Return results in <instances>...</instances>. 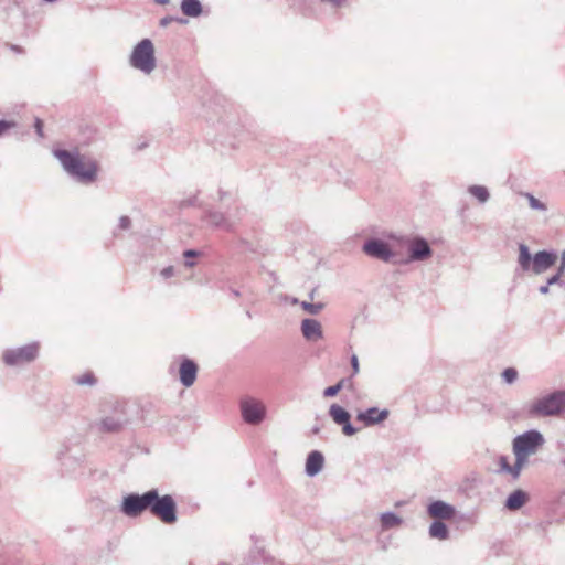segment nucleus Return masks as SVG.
I'll return each instance as SVG.
<instances>
[{
	"mask_svg": "<svg viewBox=\"0 0 565 565\" xmlns=\"http://www.w3.org/2000/svg\"><path fill=\"white\" fill-rule=\"evenodd\" d=\"M224 198V193L222 191H220V200H223Z\"/></svg>",
	"mask_w": 565,
	"mask_h": 565,
	"instance_id": "46",
	"label": "nucleus"
},
{
	"mask_svg": "<svg viewBox=\"0 0 565 565\" xmlns=\"http://www.w3.org/2000/svg\"><path fill=\"white\" fill-rule=\"evenodd\" d=\"M543 435L535 429L527 430L513 439L512 448L519 452L534 455L544 445Z\"/></svg>",
	"mask_w": 565,
	"mask_h": 565,
	"instance_id": "7",
	"label": "nucleus"
},
{
	"mask_svg": "<svg viewBox=\"0 0 565 565\" xmlns=\"http://www.w3.org/2000/svg\"><path fill=\"white\" fill-rule=\"evenodd\" d=\"M34 127H35V130H36V134L39 137H43V122L42 120H40L39 118L35 120V124H34Z\"/></svg>",
	"mask_w": 565,
	"mask_h": 565,
	"instance_id": "38",
	"label": "nucleus"
},
{
	"mask_svg": "<svg viewBox=\"0 0 565 565\" xmlns=\"http://www.w3.org/2000/svg\"><path fill=\"white\" fill-rule=\"evenodd\" d=\"M323 463H324L323 455L318 450L311 451L308 455L307 460H306L305 471H306L307 476H309V477L317 476L322 470Z\"/></svg>",
	"mask_w": 565,
	"mask_h": 565,
	"instance_id": "17",
	"label": "nucleus"
},
{
	"mask_svg": "<svg viewBox=\"0 0 565 565\" xmlns=\"http://www.w3.org/2000/svg\"><path fill=\"white\" fill-rule=\"evenodd\" d=\"M548 290H550V286H547V284H546V285H544V286H541V287L539 288V291H540L542 295H546V294H548Z\"/></svg>",
	"mask_w": 565,
	"mask_h": 565,
	"instance_id": "41",
	"label": "nucleus"
},
{
	"mask_svg": "<svg viewBox=\"0 0 565 565\" xmlns=\"http://www.w3.org/2000/svg\"><path fill=\"white\" fill-rule=\"evenodd\" d=\"M429 536L440 541L449 537V530L447 525L441 521H434L428 530Z\"/></svg>",
	"mask_w": 565,
	"mask_h": 565,
	"instance_id": "22",
	"label": "nucleus"
},
{
	"mask_svg": "<svg viewBox=\"0 0 565 565\" xmlns=\"http://www.w3.org/2000/svg\"><path fill=\"white\" fill-rule=\"evenodd\" d=\"M313 297H315V290H312V291L310 292V299H313Z\"/></svg>",
	"mask_w": 565,
	"mask_h": 565,
	"instance_id": "47",
	"label": "nucleus"
},
{
	"mask_svg": "<svg viewBox=\"0 0 565 565\" xmlns=\"http://www.w3.org/2000/svg\"><path fill=\"white\" fill-rule=\"evenodd\" d=\"M388 409L370 407L363 412H359L356 415V420L362 422L364 426L370 427L383 423L388 418Z\"/></svg>",
	"mask_w": 565,
	"mask_h": 565,
	"instance_id": "13",
	"label": "nucleus"
},
{
	"mask_svg": "<svg viewBox=\"0 0 565 565\" xmlns=\"http://www.w3.org/2000/svg\"><path fill=\"white\" fill-rule=\"evenodd\" d=\"M75 382L78 385H93L95 384V377L93 374L86 373L82 376L76 377Z\"/></svg>",
	"mask_w": 565,
	"mask_h": 565,
	"instance_id": "31",
	"label": "nucleus"
},
{
	"mask_svg": "<svg viewBox=\"0 0 565 565\" xmlns=\"http://www.w3.org/2000/svg\"><path fill=\"white\" fill-rule=\"evenodd\" d=\"M53 153L67 174L76 181L89 184L96 180L97 164L95 161L86 159L78 151L56 149Z\"/></svg>",
	"mask_w": 565,
	"mask_h": 565,
	"instance_id": "1",
	"label": "nucleus"
},
{
	"mask_svg": "<svg viewBox=\"0 0 565 565\" xmlns=\"http://www.w3.org/2000/svg\"><path fill=\"white\" fill-rule=\"evenodd\" d=\"M499 472L509 473L514 480L513 465L509 463L508 457L505 456L499 458Z\"/></svg>",
	"mask_w": 565,
	"mask_h": 565,
	"instance_id": "28",
	"label": "nucleus"
},
{
	"mask_svg": "<svg viewBox=\"0 0 565 565\" xmlns=\"http://www.w3.org/2000/svg\"><path fill=\"white\" fill-rule=\"evenodd\" d=\"M232 294H233L235 297H239V291H238V290L233 289V290H232Z\"/></svg>",
	"mask_w": 565,
	"mask_h": 565,
	"instance_id": "45",
	"label": "nucleus"
},
{
	"mask_svg": "<svg viewBox=\"0 0 565 565\" xmlns=\"http://www.w3.org/2000/svg\"><path fill=\"white\" fill-rule=\"evenodd\" d=\"M181 11L186 17L196 18L202 13V4L199 0H182Z\"/></svg>",
	"mask_w": 565,
	"mask_h": 565,
	"instance_id": "21",
	"label": "nucleus"
},
{
	"mask_svg": "<svg viewBox=\"0 0 565 565\" xmlns=\"http://www.w3.org/2000/svg\"><path fill=\"white\" fill-rule=\"evenodd\" d=\"M320 431V428L318 426L313 427L312 428V433L313 434H318Z\"/></svg>",
	"mask_w": 565,
	"mask_h": 565,
	"instance_id": "44",
	"label": "nucleus"
},
{
	"mask_svg": "<svg viewBox=\"0 0 565 565\" xmlns=\"http://www.w3.org/2000/svg\"><path fill=\"white\" fill-rule=\"evenodd\" d=\"M301 332L307 341L316 342L323 337L322 326L316 319H303L301 321Z\"/></svg>",
	"mask_w": 565,
	"mask_h": 565,
	"instance_id": "15",
	"label": "nucleus"
},
{
	"mask_svg": "<svg viewBox=\"0 0 565 565\" xmlns=\"http://www.w3.org/2000/svg\"><path fill=\"white\" fill-rule=\"evenodd\" d=\"M526 493L522 490H515L512 492L507 501H505V508L510 511H515L522 508L526 502Z\"/></svg>",
	"mask_w": 565,
	"mask_h": 565,
	"instance_id": "19",
	"label": "nucleus"
},
{
	"mask_svg": "<svg viewBox=\"0 0 565 565\" xmlns=\"http://www.w3.org/2000/svg\"><path fill=\"white\" fill-rule=\"evenodd\" d=\"M300 305L301 308L310 315H318L324 307L322 302L312 303L308 301H302Z\"/></svg>",
	"mask_w": 565,
	"mask_h": 565,
	"instance_id": "27",
	"label": "nucleus"
},
{
	"mask_svg": "<svg viewBox=\"0 0 565 565\" xmlns=\"http://www.w3.org/2000/svg\"><path fill=\"white\" fill-rule=\"evenodd\" d=\"M174 21L180 22V23H185L186 22V20H184V19H178V18H174V17L168 15V17L162 18L160 20L159 24L162 28H167L170 23H172Z\"/></svg>",
	"mask_w": 565,
	"mask_h": 565,
	"instance_id": "32",
	"label": "nucleus"
},
{
	"mask_svg": "<svg viewBox=\"0 0 565 565\" xmlns=\"http://www.w3.org/2000/svg\"><path fill=\"white\" fill-rule=\"evenodd\" d=\"M427 512L431 518L439 520H451L456 514L455 508L441 500L433 501L428 505Z\"/></svg>",
	"mask_w": 565,
	"mask_h": 565,
	"instance_id": "14",
	"label": "nucleus"
},
{
	"mask_svg": "<svg viewBox=\"0 0 565 565\" xmlns=\"http://www.w3.org/2000/svg\"><path fill=\"white\" fill-rule=\"evenodd\" d=\"M13 126V122L7 121V120H0V136L11 128Z\"/></svg>",
	"mask_w": 565,
	"mask_h": 565,
	"instance_id": "37",
	"label": "nucleus"
},
{
	"mask_svg": "<svg viewBox=\"0 0 565 565\" xmlns=\"http://www.w3.org/2000/svg\"><path fill=\"white\" fill-rule=\"evenodd\" d=\"M546 282H547V286H553L556 284L561 285L562 281H561L559 274H555L554 276L550 277Z\"/></svg>",
	"mask_w": 565,
	"mask_h": 565,
	"instance_id": "35",
	"label": "nucleus"
},
{
	"mask_svg": "<svg viewBox=\"0 0 565 565\" xmlns=\"http://www.w3.org/2000/svg\"><path fill=\"white\" fill-rule=\"evenodd\" d=\"M205 220L209 225L215 228L231 231L233 227V222H231L223 213L216 211H210L206 214Z\"/></svg>",
	"mask_w": 565,
	"mask_h": 565,
	"instance_id": "18",
	"label": "nucleus"
},
{
	"mask_svg": "<svg viewBox=\"0 0 565 565\" xmlns=\"http://www.w3.org/2000/svg\"><path fill=\"white\" fill-rule=\"evenodd\" d=\"M160 274L164 279H168L174 275V268L173 266H168L163 268Z\"/></svg>",
	"mask_w": 565,
	"mask_h": 565,
	"instance_id": "34",
	"label": "nucleus"
},
{
	"mask_svg": "<svg viewBox=\"0 0 565 565\" xmlns=\"http://www.w3.org/2000/svg\"><path fill=\"white\" fill-rule=\"evenodd\" d=\"M408 257L394 260V264H408L411 262H423L433 255L428 242L423 237H415L408 242Z\"/></svg>",
	"mask_w": 565,
	"mask_h": 565,
	"instance_id": "9",
	"label": "nucleus"
},
{
	"mask_svg": "<svg viewBox=\"0 0 565 565\" xmlns=\"http://www.w3.org/2000/svg\"><path fill=\"white\" fill-rule=\"evenodd\" d=\"M562 255H564V260H565V250L562 253Z\"/></svg>",
	"mask_w": 565,
	"mask_h": 565,
	"instance_id": "48",
	"label": "nucleus"
},
{
	"mask_svg": "<svg viewBox=\"0 0 565 565\" xmlns=\"http://www.w3.org/2000/svg\"><path fill=\"white\" fill-rule=\"evenodd\" d=\"M362 249L367 256L385 263L394 264V260H399V258L396 257V254L392 252L388 244L377 238L367 239L363 244Z\"/></svg>",
	"mask_w": 565,
	"mask_h": 565,
	"instance_id": "10",
	"label": "nucleus"
},
{
	"mask_svg": "<svg viewBox=\"0 0 565 565\" xmlns=\"http://www.w3.org/2000/svg\"><path fill=\"white\" fill-rule=\"evenodd\" d=\"M343 387V380H341L340 382H338L335 385H332V386H329L327 387L324 391H323V396L324 397H332V396H335L340 391L341 388Z\"/></svg>",
	"mask_w": 565,
	"mask_h": 565,
	"instance_id": "30",
	"label": "nucleus"
},
{
	"mask_svg": "<svg viewBox=\"0 0 565 565\" xmlns=\"http://www.w3.org/2000/svg\"><path fill=\"white\" fill-rule=\"evenodd\" d=\"M241 413L247 424L257 425L265 418L266 407L260 401L246 397L241 401Z\"/></svg>",
	"mask_w": 565,
	"mask_h": 565,
	"instance_id": "11",
	"label": "nucleus"
},
{
	"mask_svg": "<svg viewBox=\"0 0 565 565\" xmlns=\"http://www.w3.org/2000/svg\"><path fill=\"white\" fill-rule=\"evenodd\" d=\"M121 422L113 417H106L102 422V427L106 431H117L121 428Z\"/></svg>",
	"mask_w": 565,
	"mask_h": 565,
	"instance_id": "25",
	"label": "nucleus"
},
{
	"mask_svg": "<svg viewBox=\"0 0 565 565\" xmlns=\"http://www.w3.org/2000/svg\"><path fill=\"white\" fill-rule=\"evenodd\" d=\"M351 366H352V370H353V374H358L359 373V360H358V356L355 354H353L351 356Z\"/></svg>",
	"mask_w": 565,
	"mask_h": 565,
	"instance_id": "36",
	"label": "nucleus"
},
{
	"mask_svg": "<svg viewBox=\"0 0 565 565\" xmlns=\"http://www.w3.org/2000/svg\"><path fill=\"white\" fill-rule=\"evenodd\" d=\"M565 411V391H554L547 395L534 399L527 406L530 417L558 416Z\"/></svg>",
	"mask_w": 565,
	"mask_h": 565,
	"instance_id": "3",
	"label": "nucleus"
},
{
	"mask_svg": "<svg viewBox=\"0 0 565 565\" xmlns=\"http://www.w3.org/2000/svg\"><path fill=\"white\" fill-rule=\"evenodd\" d=\"M502 379L505 383L512 384L518 379V371L513 367H508L502 372Z\"/></svg>",
	"mask_w": 565,
	"mask_h": 565,
	"instance_id": "29",
	"label": "nucleus"
},
{
	"mask_svg": "<svg viewBox=\"0 0 565 565\" xmlns=\"http://www.w3.org/2000/svg\"><path fill=\"white\" fill-rule=\"evenodd\" d=\"M152 503L151 490L139 494V493H129L122 498L120 504V511L128 518H138L146 510L150 511V505Z\"/></svg>",
	"mask_w": 565,
	"mask_h": 565,
	"instance_id": "6",
	"label": "nucleus"
},
{
	"mask_svg": "<svg viewBox=\"0 0 565 565\" xmlns=\"http://www.w3.org/2000/svg\"><path fill=\"white\" fill-rule=\"evenodd\" d=\"M38 354V343H31L15 350H7L3 353V361L7 365L20 366L34 361Z\"/></svg>",
	"mask_w": 565,
	"mask_h": 565,
	"instance_id": "8",
	"label": "nucleus"
},
{
	"mask_svg": "<svg viewBox=\"0 0 565 565\" xmlns=\"http://www.w3.org/2000/svg\"><path fill=\"white\" fill-rule=\"evenodd\" d=\"M329 416L337 425L342 426V433L345 436H353L354 434H356L358 429L353 427L350 423V413L345 411L342 406L338 404H332L329 407Z\"/></svg>",
	"mask_w": 565,
	"mask_h": 565,
	"instance_id": "12",
	"label": "nucleus"
},
{
	"mask_svg": "<svg viewBox=\"0 0 565 565\" xmlns=\"http://www.w3.org/2000/svg\"><path fill=\"white\" fill-rule=\"evenodd\" d=\"M557 254L553 250H540L533 256L524 243L519 244L518 264L523 271L541 275L555 265Z\"/></svg>",
	"mask_w": 565,
	"mask_h": 565,
	"instance_id": "2",
	"label": "nucleus"
},
{
	"mask_svg": "<svg viewBox=\"0 0 565 565\" xmlns=\"http://www.w3.org/2000/svg\"><path fill=\"white\" fill-rule=\"evenodd\" d=\"M130 225H131V221L128 216H121L119 218V227L121 230H128L130 227Z\"/></svg>",
	"mask_w": 565,
	"mask_h": 565,
	"instance_id": "33",
	"label": "nucleus"
},
{
	"mask_svg": "<svg viewBox=\"0 0 565 565\" xmlns=\"http://www.w3.org/2000/svg\"><path fill=\"white\" fill-rule=\"evenodd\" d=\"M158 4H168L170 0H153Z\"/></svg>",
	"mask_w": 565,
	"mask_h": 565,
	"instance_id": "42",
	"label": "nucleus"
},
{
	"mask_svg": "<svg viewBox=\"0 0 565 565\" xmlns=\"http://www.w3.org/2000/svg\"><path fill=\"white\" fill-rule=\"evenodd\" d=\"M183 255H184L185 258H192V257L198 256L199 253L196 250H194V249H188V250L184 252Z\"/></svg>",
	"mask_w": 565,
	"mask_h": 565,
	"instance_id": "40",
	"label": "nucleus"
},
{
	"mask_svg": "<svg viewBox=\"0 0 565 565\" xmlns=\"http://www.w3.org/2000/svg\"><path fill=\"white\" fill-rule=\"evenodd\" d=\"M185 266H186V267H193V266H194V262H192V259H189V258H188V259L185 260Z\"/></svg>",
	"mask_w": 565,
	"mask_h": 565,
	"instance_id": "43",
	"label": "nucleus"
},
{
	"mask_svg": "<svg viewBox=\"0 0 565 565\" xmlns=\"http://www.w3.org/2000/svg\"><path fill=\"white\" fill-rule=\"evenodd\" d=\"M129 64L131 67L146 75H149L154 71L157 61L154 56V46L150 39H143L134 46L129 56Z\"/></svg>",
	"mask_w": 565,
	"mask_h": 565,
	"instance_id": "4",
	"label": "nucleus"
},
{
	"mask_svg": "<svg viewBox=\"0 0 565 565\" xmlns=\"http://www.w3.org/2000/svg\"><path fill=\"white\" fill-rule=\"evenodd\" d=\"M152 503L150 512L166 524L177 521V503L172 495H160L157 489H151Z\"/></svg>",
	"mask_w": 565,
	"mask_h": 565,
	"instance_id": "5",
	"label": "nucleus"
},
{
	"mask_svg": "<svg viewBox=\"0 0 565 565\" xmlns=\"http://www.w3.org/2000/svg\"><path fill=\"white\" fill-rule=\"evenodd\" d=\"M515 462L513 465L514 480L519 479L522 469L527 465L530 455L513 450Z\"/></svg>",
	"mask_w": 565,
	"mask_h": 565,
	"instance_id": "23",
	"label": "nucleus"
},
{
	"mask_svg": "<svg viewBox=\"0 0 565 565\" xmlns=\"http://www.w3.org/2000/svg\"><path fill=\"white\" fill-rule=\"evenodd\" d=\"M562 277L565 274V260L564 255H562L561 265L558 266L557 273Z\"/></svg>",
	"mask_w": 565,
	"mask_h": 565,
	"instance_id": "39",
	"label": "nucleus"
},
{
	"mask_svg": "<svg viewBox=\"0 0 565 565\" xmlns=\"http://www.w3.org/2000/svg\"><path fill=\"white\" fill-rule=\"evenodd\" d=\"M523 195L527 199L529 205L532 210L545 212L547 210V206L545 203L541 202L539 199H536L531 193H523Z\"/></svg>",
	"mask_w": 565,
	"mask_h": 565,
	"instance_id": "26",
	"label": "nucleus"
},
{
	"mask_svg": "<svg viewBox=\"0 0 565 565\" xmlns=\"http://www.w3.org/2000/svg\"><path fill=\"white\" fill-rule=\"evenodd\" d=\"M380 521H381V530L382 531H387V530H391L394 527H398L403 523L402 518H399L397 514H395L393 512L382 513L380 515Z\"/></svg>",
	"mask_w": 565,
	"mask_h": 565,
	"instance_id": "20",
	"label": "nucleus"
},
{
	"mask_svg": "<svg viewBox=\"0 0 565 565\" xmlns=\"http://www.w3.org/2000/svg\"><path fill=\"white\" fill-rule=\"evenodd\" d=\"M468 192L480 203H486L490 198L488 189L483 185H471L468 188Z\"/></svg>",
	"mask_w": 565,
	"mask_h": 565,
	"instance_id": "24",
	"label": "nucleus"
},
{
	"mask_svg": "<svg viewBox=\"0 0 565 565\" xmlns=\"http://www.w3.org/2000/svg\"><path fill=\"white\" fill-rule=\"evenodd\" d=\"M198 374L196 364L190 360L184 359L180 364V381L185 387H190L194 384Z\"/></svg>",
	"mask_w": 565,
	"mask_h": 565,
	"instance_id": "16",
	"label": "nucleus"
}]
</instances>
